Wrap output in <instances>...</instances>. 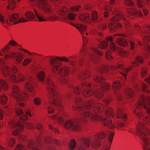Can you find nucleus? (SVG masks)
Returning <instances> with one entry per match:
<instances>
[{
    "label": "nucleus",
    "instance_id": "obj_1",
    "mask_svg": "<svg viewBox=\"0 0 150 150\" xmlns=\"http://www.w3.org/2000/svg\"><path fill=\"white\" fill-rule=\"evenodd\" d=\"M89 83L83 82L81 87L74 86L71 85H69L70 89L73 91L75 99L76 106L73 107L74 110L80 111L82 116L85 117H90L93 121L97 122L101 120L102 124L105 126H109L110 128H112L114 126L112 124V122L108 117H103L101 115L94 114L91 112V108L93 112L97 113L102 112L104 110L105 106L100 103L95 104V102L93 99H91L86 101L85 104L80 98L81 95L85 97H87L92 95L93 93V89Z\"/></svg>",
    "mask_w": 150,
    "mask_h": 150
},
{
    "label": "nucleus",
    "instance_id": "obj_2",
    "mask_svg": "<svg viewBox=\"0 0 150 150\" xmlns=\"http://www.w3.org/2000/svg\"><path fill=\"white\" fill-rule=\"evenodd\" d=\"M132 35L131 32L129 31H126L124 34H115L114 35V38L112 37H108L106 38L105 41H103L100 43L99 47L102 49H105L108 46V42L110 43V48L112 51H117L119 54L122 56L125 57H127L130 53L132 55H134L135 51L133 52L137 46L134 42L130 41V49L131 51L125 50L122 49H118L116 46L115 44L113 42V39L115 40L117 44L119 45L122 47H126L128 45L127 42L125 39L121 38L122 37H124L130 38Z\"/></svg>",
    "mask_w": 150,
    "mask_h": 150
},
{
    "label": "nucleus",
    "instance_id": "obj_3",
    "mask_svg": "<svg viewBox=\"0 0 150 150\" xmlns=\"http://www.w3.org/2000/svg\"><path fill=\"white\" fill-rule=\"evenodd\" d=\"M107 134L108 142L104 144L102 150H110L114 135V133L112 131H108L107 133L104 132H102L96 135L91 140L89 138H80V144L78 146L76 150H85L86 147H89L91 141V144L93 148H98L101 144V142L100 139L105 138Z\"/></svg>",
    "mask_w": 150,
    "mask_h": 150
},
{
    "label": "nucleus",
    "instance_id": "obj_4",
    "mask_svg": "<svg viewBox=\"0 0 150 150\" xmlns=\"http://www.w3.org/2000/svg\"><path fill=\"white\" fill-rule=\"evenodd\" d=\"M49 60L50 63L52 67V70L53 72H57L58 75L62 77L60 79L61 84H65L67 81L64 77L67 75L70 71L69 68L67 66H64L60 67L62 64L61 62L64 61L66 62H69V64L74 66L76 62L74 61L75 59V56H71L69 59L65 57H58L48 56L47 57Z\"/></svg>",
    "mask_w": 150,
    "mask_h": 150
},
{
    "label": "nucleus",
    "instance_id": "obj_5",
    "mask_svg": "<svg viewBox=\"0 0 150 150\" xmlns=\"http://www.w3.org/2000/svg\"><path fill=\"white\" fill-rule=\"evenodd\" d=\"M45 83L48 92L50 94L49 98L51 99L50 103L47 104V107L48 113L51 114L54 112V110L51 107L49 106V104H52L58 107L60 109L63 106L61 101H64L66 98L67 99L69 98L70 96V93H68L64 97L62 98V96L59 94L55 90V86L49 77H47Z\"/></svg>",
    "mask_w": 150,
    "mask_h": 150
},
{
    "label": "nucleus",
    "instance_id": "obj_6",
    "mask_svg": "<svg viewBox=\"0 0 150 150\" xmlns=\"http://www.w3.org/2000/svg\"><path fill=\"white\" fill-rule=\"evenodd\" d=\"M80 56L77 59L81 64H83L84 65H86L88 63V59L86 58L88 57L90 58L92 63L95 64L98 63L99 62V59L96 55H101L102 53L98 50L96 48L93 47L92 48L90 52H87L84 49H83L81 50L80 53Z\"/></svg>",
    "mask_w": 150,
    "mask_h": 150
},
{
    "label": "nucleus",
    "instance_id": "obj_7",
    "mask_svg": "<svg viewBox=\"0 0 150 150\" xmlns=\"http://www.w3.org/2000/svg\"><path fill=\"white\" fill-rule=\"evenodd\" d=\"M136 61H134L132 63V65L128 68H125L123 65L117 63L115 66L108 67L107 66H102L98 69V71L99 73L104 74L107 72L109 69L111 70L114 69H120L123 72L122 73L125 76V73H127L132 69L133 66L136 67L138 66L139 63H142L143 62V59L140 56H137L135 58Z\"/></svg>",
    "mask_w": 150,
    "mask_h": 150
},
{
    "label": "nucleus",
    "instance_id": "obj_8",
    "mask_svg": "<svg viewBox=\"0 0 150 150\" xmlns=\"http://www.w3.org/2000/svg\"><path fill=\"white\" fill-rule=\"evenodd\" d=\"M42 9L47 15L46 18L42 14L38 15V20L40 22L46 21L49 19L51 21H54L57 19V17L54 13V11L49 5L47 0H38V7Z\"/></svg>",
    "mask_w": 150,
    "mask_h": 150
},
{
    "label": "nucleus",
    "instance_id": "obj_9",
    "mask_svg": "<svg viewBox=\"0 0 150 150\" xmlns=\"http://www.w3.org/2000/svg\"><path fill=\"white\" fill-rule=\"evenodd\" d=\"M121 19L124 20L125 25L126 28H128L130 27L131 28L130 25L128 21L126 20L123 13L121 12H119L113 15L112 18L111 19L112 22H110L108 24L109 28L111 32H114L117 28L121 27V25L120 23H114L118 21Z\"/></svg>",
    "mask_w": 150,
    "mask_h": 150
},
{
    "label": "nucleus",
    "instance_id": "obj_10",
    "mask_svg": "<svg viewBox=\"0 0 150 150\" xmlns=\"http://www.w3.org/2000/svg\"><path fill=\"white\" fill-rule=\"evenodd\" d=\"M93 79L100 84V88L96 89L94 95L96 98L98 99L101 98L103 96V91L109 90L110 88V85L105 81L104 79L103 76L98 74H96L93 77Z\"/></svg>",
    "mask_w": 150,
    "mask_h": 150
},
{
    "label": "nucleus",
    "instance_id": "obj_11",
    "mask_svg": "<svg viewBox=\"0 0 150 150\" xmlns=\"http://www.w3.org/2000/svg\"><path fill=\"white\" fill-rule=\"evenodd\" d=\"M81 6H76L71 8L70 9L66 7L62 6L59 8L57 13L61 15L64 16L63 18L65 19L72 20L75 18L76 15L74 13L73 11H79L81 8Z\"/></svg>",
    "mask_w": 150,
    "mask_h": 150
},
{
    "label": "nucleus",
    "instance_id": "obj_12",
    "mask_svg": "<svg viewBox=\"0 0 150 150\" xmlns=\"http://www.w3.org/2000/svg\"><path fill=\"white\" fill-rule=\"evenodd\" d=\"M86 122V120L81 117L78 118L67 120L64 123L63 126L66 129H71L73 130L79 131L81 129V124Z\"/></svg>",
    "mask_w": 150,
    "mask_h": 150
},
{
    "label": "nucleus",
    "instance_id": "obj_13",
    "mask_svg": "<svg viewBox=\"0 0 150 150\" xmlns=\"http://www.w3.org/2000/svg\"><path fill=\"white\" fill-rule=\"evenodd\" d=\"M134 28L137 31H139L143 35L142 36L144 37L143 38L142 40L145 45L144 49L150 53V46L147 45V43L150 40V25H147L146 27H144V32L140 30V27L138 25H136L134 27Z\"/></svg>",
    "mask_w": 150,
    "mask_h": 150
},
{
    "label": "nucleus",
    "instance_id": "obj_14",
    "mask_svg": "<svg viewBox=\"0 0 150 150\" xmlns=\"http://www.w3.org/2000/svg\"><path fill=\"white\" fill-rule=\"evenodd\" d=\"M2 72L4 76L8 77L13 81H23L24 80L23 75L21 74H19L17 77L14 74L11 73V71L10 68L7 66H4L2 69Z\"/></svg>",
    "mask_w": 150,
    "mask_h": 150
},
{
    "label": "nucleus",
    "instance_id": "obj_15",
    "mask_svg": "<svg viewBox=\"0 0 150 150\" xmlns=\"http://www.w3.org/2000/svg\"><path fill=\"white\" fill-rule=\"evenodd\" d=\"M12 88L13 95L18 101H23L28 97V95L25 93L20 91L17 86H14Z\"/></svg>",
    "mask_w": 150,
    "mask_h": 150
},
{
    "label": "nucleus",
    "instance_id": "obj_16",
    "mask_svg": "<svg viewBox=\"0 0 150 150\" xmlns=\"http://www.w3.org/2000/svg\"><path fill=\"white\" fill-rule=\"evenodd\" d=\"M133 86L135 90L137 92L138 91L139 92L143 91L150 93V90L149 89V86L144 83L141 82L139 84L134 83Z\"/></svg>",
    "mask_w": 150,
    "mask_h": 150
},
{
    "label": "nucleus",
    "instance_id": "obj_17",
    "mask_svg": "<svg viewBox=\"0 0 150 150\" xmlns=\"http://www.w3.org/2000/svg\"><path fill=\"white\" fill-rule=\"evenodd\" d=\"M10 127L13 130V134L16 135L23 128V126L20 123L15 122L12 121L9 124Z\"/></svg>",
    "mask_w": 150,
    "mask_h": 150
},
{
    "label": "nucleus",
    "instance_id": "obj_18",
    "mask_svg": "<svg viewBox=\"0 0 150 150\" xmlns=\"http://www.w3.org/2000/svg\"><path fill=\"white\" fill-rule=\"evenodd\" d=\"M18 16L19 15L17 13H14L10 15H9L7 18H8L9 21L13 22L14 24H16L20 22H26L28 21L23 18H21L17 20Z\"/></svg>",
    "mask_w": 150,
    "mask_h": 150
},
{
    "label": "nucleus",
    "instance_id": "obj_19",
    "mask_svg": "<svg viewBox=\"0 0 150 150\" xmlns=\"http://www.w3.org/2000/svg\"><path fill=\"white\" fill-rule=\"evenodd\" d=\"M121 85V83L118 81L114 82L113 84L112 88L114 91L117 90V91L115 92V94L119 100H121L122 99L121 92L118 91L120 88Z\"/></svg>",
    "mask_w": 150,
    "mask_h": 150
},
{
    "label": "nucleus",
    "instance_id": "obj_20",
    "mask_svg": "<svg viewBox=\"0 0 150 150\" xmlns=\"http://www.w3.org/2000/svg\"><path fill=\"white\" fill-rule=\"evenodd\" d=\"M70 24L72 26L76 28L79 31L82 36L83 41L84 43H85L84 44H85L87 41V39L86 38V37L83 34L84 33V31L86 29V27L82 24H80L76 25L72 23H71Z\"/></svg>",
    "mask_w": 150,
    "mask_h": 150
},
{
    "label": "nucleus",
    "instance_id": "obj_21",
    "mask_svg": "<svg viewBox=\"0 0 150 150\" xmlns=\"http://www.w3.org/2000/svg\"><path fill=\"white\" fill-rule=\"evenodd\" d=\"M10 57L14 58L16 62L18 63H20L23 59L22 55L21 53L15 54L14 52H11L9 53V55L6 54L4 56V58L6 59Z\"/></svg>",
    "mask_w": 150,
    "mask_h": 150
},
{
    "label": "nucleus",
    "instance_id": "obj_22",
    "mask_svg": "<svg viewBox=\"0 0 150 150\" xmlns=\"http://www.w3.org/2000/svg\"><path fill=\"white\" fill-rule=\"evenodd\" d=\"M128 13V17L131 18L135 16H141L142 15V12L140 11H137L134 8H130L127 10Z\"/></svg>",
    "mask_w": 150,
    "mask_h": 150
},
{
    "label": "nucleus",
    "instance_id": "obj_23",
    "mask_svg": "<svg viewBox=\"0 0 150 150\" xmlns=\"http://www.w3.org/2000/svg\"><path fill=\"white\" fill-rule=\"evenodd\" d=\"M146 3L148 4H150V0H137L136 3L137 5L139 8H142V11L145 16L147 15L148 11L146 9L144 8V5Z\"/></svg>",
    "mask_w": 150,
    "mask_h": 150
},
{
    "label": "nucleus",
    "instance_id": "obj_24",
    "mask_svg": "<svg viewBox=\"0 0 150 150\" xmlns=\"http://www.w3.org/2000/svg\"><path fill=\"white\" fill-rule=\"evenodd\" d=\"M143 142L144 150H150V139L147 136H138Z\"/></svg>",
    "mask_w": 150,
    "mask_h": 150
},
{
    "label": "nucleus",
    "instance_id": "obj_25",
    "mask_svg": "<svg viewBox=\"0 0 150 150\" xmlns=\"http://www.w3.org/2000/svg\"><path fill=\"white\" fill-rule=\"evenodd\" d=\"M90 75V72L89 70L86 69H81L79 72L78 78L79 80H82L88 78Z\"/></svg>",
    "mask_w": 150,
    "mask_h": 150
},
{
    "label": "nucleus",
    "instance_id": "obj_26",
    "mask_svg": "<svg viewBox=\"0 0 150 150\" xmlns=\"http://www.w3.org/2000/svg\"><path fill=\"white\" fill-rule=\"evenodd\" d=\"M80 21L85 23L89 22L91 20V16L89 14L84 13L79 14V16Z\"/></svg>",
    "mask_w": 150,
    "mask_h": 150
},
{
    "label": "nucleus",
    "instance_id": "obj_27",
    "mask_svg": "<svg viewBox=\"0 0 150 150\" xmlns=\"http://www.w3.org/2000/svg\"><path fill=\"white\" fill-rule=\"evenodd\" d=\"M116 116L118 118L124 120H125L127 118L126 115L123 112V110L120 108L117 109Z\"/></svg>",
    "mask_w": 150,
    "mask_h": 150
},
{
    "label": "nucleus",
    "instance_id": "obj_28",
    "mask_svg": "<svg viewBox=\"0 0 150 150\" xmlns=\"http://www.w3.org/2000/svg\"><path fill=\"white\" fill-rule=\"evenodd\" d=\"M44 140L45 143L47 144H50L52 143H54L57 145H60V144L57 140L49 136L45 137Z\"/></svg>",
    "mask_w": 150,
    "mask_h": 150
},
{
    "label": "nucleus",
    "instance_id": "obj_29",
    "mask_svg": "<svg viewBox=\"0 0 150 150\" xmlns=\"http://www.w3.org/2000/svg\"><path fill=\"white\" fill-rule=\"evenodd\" d=\"M64 112H62L60 113V115H54L52 117V118L53 120H56L58 122L60 123H62L63 122L64 119L61 115H64Z\"/></svg>",
    "mask_w": 150,
    "mask_h": 150
},
{
    "label": "nucleus",
    "instance_id": "obj_30",
    "mask_svg": "<svg viewBox=\"0 0 150 150\" xmlns=\"http://www.w3.org/2000/svg\"><path fill=\"white\" fill-rule=\"evenodd\" d=\"M8 5L6 6L7 8L10 10H13L15 6V1L14 0H8Z\"/></svg>",
    "mask_w": 150,
    "mask_h": 150
},
{
    "label": "nucleus",
    "instance_id": "obj_31",
    "mask_svg": "<svg viewBox=\"0 0 150 150\" xmlns=\"http://www.w3.org/2000/svg\"><path fill=\"white\" fill-rule=\"evenodd\" d=\"M98 17V13L96 11H92L91 20L95 22H97L99 21Z\"/></svg>",
    "mask_w": 150,
    "mask_h": 150
},
{
    "label": "nucleus",
    "instance_id": "obj_32",
    "mask_svg": "<svg viewBox=\"0 0 150 150\" xmlns=\"http://www.w3.org/2000/svg\"><path fill=\"white\" fill-rule=\"evenodd\" d=\"M125 93L127 98H132L134 95L133 91L130 88H127L125 90Z\"/></svg>",
    "mask_w": 150,
    "mask_h": 150
},
{
    "label": "nucleus",
    "instance_id": "obj_33",
    "mask_svg": "<svg viewBox=\"0 0 150 150\" xmlns=\"http://www.w3.org/2000/svg\"><path fill=\"white\" fill-rule=\"evenodd\" d=\"M88 32L89 33L92 34L94 35H95L96 36H98L101 37H102L103 35L102 33L100 32H97V30L94 28H90L88 30Z\"/></svg>",
    "mask_w": 150,
    "mask_h": 150
},
{
    "label": "nucleus",
    "instance_id": "obj_34",
    "mask_svg": "<svg viewBox=\"0 0 150 150\" xmlns=\"http://www.w3.org/2000/svg\"><path fill=\"white\" fill-rule=\"evenodd\" d=\"M105 114L107 116L112 117H114V113L113 109L110 107L108 108L106 110Z\"/></svg>",
    "mask_w": 150,
    "mask_h": 150
},
{
    "label": "nucleus",
    "instance_id": "obj_35",
    "mask_svg": "<svg viewBox=\"0 0 150 150\" xmlns=\"http://www.w3.org/2000/svg\"><path fill=\"white\" fill-rule=\"evenodd\" d=\"M8 100L7 96L4 94L0 95V103L2 105L6 104Z\"/></svg>",
    "mask_w": 150,
    "mask_h": 150
},
{
    "label": "nucleus",
    "instance_id": "obj_36",
    "mask_svg": "<svg viewBox=\"0 0 150 150\" xmlns=\"http://www.w3.org/2000/svg\"><path fill=\"white\" fill-rule=\"evenodd\" d=\"M25 16L27 18L33 20L35 18V16L34 14L30 11H28L25 13Z\"/></svg>",
    "mask_w": 150,
    "mask_h": 150
},
{
    "label": "nucleus",
    "instance_id": "obj_37",
    "mask_svg": "<svg viewBox=\"0 0 150 150\" xmlns=\"http://www.w3.org/2000/svg\"><path fill=\"white\" fill-rule=\"evenodd\" d=\"M38 80H39L43 82L44 81L45 74L42 71H40L39 72H38Z\"/></svg>",
    "mask_w": 150,
    "mask_h": 150
},
{
    "label": "nucleus",
    "instance_id": "obj_38",
    "mask_svg": "<svg viewBox=\"0 0 150 150\" xmlns=\"http://www.w3.org/2000/svg\"><path fill=\"white\" fill-rule=\"evenodd\" d=\"M111 52L110 50H107L105 52V57L106 59L110 60L113 58L112 57L111 55Z\"/></svg>",
    "mask_w": 150,
    "mask_h": 150
},
{
    "label": "nucleus",
    "instance_id": "obj_39",
    "mask_svg": "<svg viewBox=\"0 0 150 150\" xmlns=\"http://www.w3.org/2000/svg\"><path fill=\"white\" fill-rule=\"evenodd\" d=\"M76 142L74 139L71 140V142L69 144V146L71 150L73 149L76 147Z\"/></svg>",
    "mask_w": 150,
    "mask_h": 150
},
{
    "label": "nucleus",
    "instance_id": "obj_40",
    "mask_svg": "<svg viewBox=\"0 0 150 150\" xmlns=\"http://www.w3.org/2000/svg\"><path fill=\"white\" fill-rule=\"evenodd\" d=\"M140 75L142 77H145L147 74L146 69V68L143 67L140 71Z\"/></svg>",
    "mask_w": 150,
    "mask_h": 150
},
{
    "label": "nucleus",
    "instance_id": "obj_41",
    "mask_svg": "<svg viewBox=\"0 0 150 150\" xmlns=\"http://www.w3.org/2000/svg\"><path fill=\"white\" fill-rule=\"evenodd\" d=\"M44 57L43 56L38 54V59H39L40 60L39 64H38V69L41 67V64L42 63L41 60H44Z\"/></svg>",
    "mask_w": 150,
    "mask_h": 150
},
{
    "label": "nucleus",
    "instance_id": "obj_42",
    "mask_svg": "<svg viewBox=\"0 0 150 150\" xmlns=\"http://www.w3.org/2000/svg\"><path fill=\"white\" fill-rule=\"evenodd\" d=\"M0 83L3 89L5 90H7L8 88V86L7 85V83L2 79L0 80Z\"/></svg>",
    "mask_w": 150,
    "mask_h": 150
},
{
    "label": "nucleus",
    "instance_id": "obj_43",
    "mask_svg": "<svg viewBox=\"0 0 150 150\" xmlns=\"http://www.w3.org/2000/svg\"><path fill=\"white\" fill-rule=\"evenodd\" d=\"M25 87L26 89H27L28 91H31L33 89V88L32 85H31L29 83H26Z\"/></svg>",
    "mask_w": 150,
    "mask_h": 150
},
{
    "label": "nucleus",
    "instance_id": "obj_44",
    "mask_svg": "<svg viewBox=\"0 0 150 150\" xmlns=\"http://www.w3.org/2000/svg\"><path fill=\"white\" fill-rule=\"evenodd\" d=\"M103 103L106 106H107L110 102V97L108 96L103 100Z\"/></svg>",
    "mask_w": 150,
    "mask_h": 150
},
{
    "label": "nucleus",
    "instance_id": "obj_45",
    "mask_svg": "<svg viewBox=\"0 0 150 150\" xmlns=\"http://www.w3.org/2000/svg\"><path fill=\"white\" fill-rule=\"evenodd\" d=\"M28 147L29 148L32 149V150H37L36 148L34 146L33 142H30L28 144Z\"/></svg>",
    "mask_w": 150,
    "mask_h": 150
},
{
    "label": "nucleus",
    "instance_id": "obj_46",
    "mask_svg": "<svg viewBox=\"0 0 150 150\" xmlns=\"http://www.w3.org/2000/svg\"><path fill=\"white\" fill-rule=\"evenodd\" d=\"M124 1L125 4L127 5L133 6L134 5L133 3L130 0H124Z\"/></svg>",
    "mask_w": 150,
    "mask_h": 150
},
{
    "label": "nucleus",
    "instance_id": "obj_47",
    "mask_svg": "<svg viewBox=\"0 0 150 150\" xmlns=\"http://www.w3.org/2000/svg\"><path fill=\"white\" fill-rule=\"evenodd\" d=\"M31 59H29L27 58L25 59L23 62V65L24 66H25L31 62Z\"/></svg>",
    "mask_w": 150,
    "mask_h": 150
},
{
    "label": "nucleus",
    "instance_id": "obj_48",
    "mask_svg": "<svg viewBox=\"0 0 150 150\" xmlns=\"http://www.w3.org/2000/svg\"><path fill=\"white\" fill-rule=\"evenodd\" d=\"M107 26L106 24H103L98 25V27L100 30H103L106 28Z\"/></svg>",
    "mask_w": 150,
    "mask_h": 150
},
{
    "label": "nucleus",
    "instance_id": "obj_49",
    "mask_svg": "<svg viewBox=\"0 0 150 150\" xmlns=\"http://www.w3.org/2000/svg\"><path fill=\"white\" fill-rule=\"evenodd\" d=\"M28 120V117L25 115H23L20 117L21 121L25 122Z\"/></svg>",
    "mask_w": 150,
    "mask_h": 150
},
{
    "label": "nucleus",
    "instance_id": "obj_50",
    "mask_svg": "<svg viewBox=\"0 0 150 150\" xmlns=\"http://www.w3.org/2000/svg\"><path fill=\"white\" fill-rule=\"evenodd\" d=\"M49 127L50 129L53 131L56 134L58 133L59 131L56 129L54 128L51 125L49 124Z\"/></svg>",
    "mask_w": 150,
    "mask_h": 150
},
{
    "label": "nucleus",
    "instance_id": "obj_51",
    "mask_svg": "<svg viewBox=\"0 0 150 150\" xmlns=\"http://www.w3.org/2000/svg\"><path fill=\"white\" fill-rule=\"evenodd\" d=\"M16 112L18 116H19V115L23 114V111L21 108H20L19 110H16Z\"/></svg>",
    "mask_w": 150,
    "mask_h": 150
},
{
    "label": "nucleus",
    "instance_id": "obj_52",
    "mask_svg": "<svg viewBox=\"0 0 150 150\" xmlns=\"http://www.w3.org/2000/svg\"><path fill=\"white\" fill-rule=\"evenodd\" d=\"M9 43L10 45L12 46H15L17 45V43L14 40H11L9 42Z\"/></svg>",
    "mask_w": 150,
    "mask_h": 150
},
{
    "label": "nucleus",
    "instance_id": "obj_53",
    "mask_svg": "<svg viewBox=\"0 0 150 150\" xmlns=\"http://www.w3.org/2000/svg\"><path fill=\"white\" fill-rule=\"evenodd\" d=\"M116 125L118 127H121L125 126V124L121 122H119L117 123Z\"/></svg>",
    "mask_w": 150,
    "mask_h": 150
},
{
    "label": "nucleus",
    "instance_id": "obj_54",
    "mask_svg": "<svg viewBox=\"0 0 150 150\" xmlns=\"http://www.w3.org/2000/svg\"><path fill=\"white\" fill-rule=\"evenodd\" d=\"M0 22L2 24L4 23L5 22L3 16L1 14H0Z\"/></svg>",
    "mask_w": 150,
    "mask_h": 150
},
{
    "label": "nucleus",
    "instance_id": "obj_55",
    "mask_svg": "<svg viewBox=\"0 0 150 150\" xmlns=\"http://www.w3.org/2000/svg\"><path fill=\"white\" fill-rule=\"evenodd\" d=\"M15 143V140L14 139H11L10 142L9 143V146L10 147H12Z\"/></svg>",
    "mask_w": 150,
    "mask_h": 150
},
{
    "label": "nucleus",
    "instance_id": "obj_56",
    "mask_svg": "<svg viewBox=\"0 0 150 150\" xmlns=\"http://www.w3.org/2000/svg\"><path fill=\"white\" fill-rule=\"evenodd\" d=\"M145 81L149 84L150 85V75L149 76L146 78L145 79Z\"/></svg>",
    "mask_w": 150,
    "mask_h": 150
},
{
    "label": "nucleus",
    "instance_id": "obj_57",
    "mask_svg": "<svg viewBox=\"0 0 150 150\" xmlns=\"http://www.w3.org/2000/svg\"><path fill=\"white\" fill-rule=\"evenodd\" d=\"M45 150H57L56 149L50 146H48L46 148Z\"/></svg>",
    "mask_w": 150,
    "mask_h": 150
},
{
    "label": "nucleus",
    "instance_id": "obj_58",
    "mask_svg": "<svg viewBox=\"0 0 150 150\" xmlns=\"http://www.w3.org/2000/svg\"><path fill=\"white\" fill-rule=\"evenodd\" d=\"M32 6L33 7L36 16H38V13H37L36 9H35V6H36L35 4L34 3H33L32 4Z\"/></svg>",
    "mask_w": 150,
    "mask_h": 150
},
{
    "label": "nucleus",
    "instance_id": "obj_59",
    "mask_svg": "<svg viewBox=\"0 0 150 150\" xmlns=\"http://www.w3.org/2000/svg\"><path fill=\"white\" fill-rule=\"evenodd\" d=\"M6 48L4 47L2 50V52L5 54L8 52V51L6 50Z\"/></svg>",
    "mask_w": 150,
    "mask_h": 150
},
{
    "label": "nucleus",
    "instance_id": "obj_60",
    "mask_svg": "<svg viewBox=\"0 0 150 150\" xmlns=\"http://www.w3.org/2000/svg\"><path fill=\"white\" fill-rule=\"evenodd\" d=\"M12 70H13V73H16V72H17V69L16 68V67L13 66L12 67Z\"/></svg>",
    "mask_w": 150,
    "mask_h": 150
},
{
    "label": "nucleus",
    "instance_id": "obj_61",
    "mask_svg": "<svg viewBox=\"0 0 150 150\" xmlns=\"http://www.w3.org/2000/svg\"><path fill=\"white\" fill-rule=\"evenodd\" d=\"M104 17L105 18H106L108 16V13L107 11H105L104 12Z\"/></svg>",
    "mask_w": 150,
    "mask_h": 150
},
{
    "label": "nucleus",
    "instance_id": "obj_62",
    "mask_svg": "<svg viewBox=\"0 0 150 150\" xmlns=\"http://www.w3.org/2000/svg\"><path fill=\"white\" fill-rule=\"evenodd\" d=\"M3 118V113L1 110L0 109V119H2Z\"/></svg>",
    "mask_w": 150,
    "mask_h": 150
},
{
    "label": "nucleus",
    "instance_id": "obj_63",
    "mask_svg": "<svg viewBox=\"0 0 150 150\" xmlns=\"http://www.w3.org/2000/svg\"><path fill=\"white\" fill-rule=\"evenodd\" d=\"M38 130L42 129V126L41 124L38 123Z\"/></svg>",
    "mask_w": 150,
    "mask_h": 150
},
{
    "label": "nucleus",
    "instance_id": "obj_64",
    "mask_svg": "<svg viewBox=\"0 0 150 150\" xmlns=\"http://www.w3.org/2000/svg\"><path fill=\"white\" fill-rule=\"evenodd\" d=\"M34 102L35 104L37 105L38 104V99L37 98H35Z\"/></svg>",
    "mask_w": 150,
    "mask_h": 150
}]
</instances>
